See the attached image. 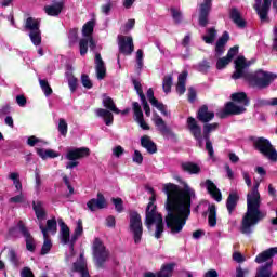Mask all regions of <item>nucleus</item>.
<instances>
[{
  "label": "nucleus",
  "instance_id": "obj_1",
  "mask_svg": "<svg viewBox=\"0 0 277 277\" xmlns=\"http://www.w3.org/2000/svg\"><path fill=\"white\" fill-rule=\"evenodd\" d=\"M179 184L174 185V233H181L192 215V199L196 190L181 176L175 175Z\"/></svg>",
  "mask_w": 277,
  "mask_h": 277
},
{
  "label": "nucleus",
  "instance_id": "obj_2",
  "mask_svg": "<svg viewBox=\"0 0 277 277\" xmlns=\"http://www.w3.org/2000/svg\"><path fill=\"white\" fill-rule=\"evenodd\" d=\"M266 213L261 211V194L259 193V183L254 184L251 193L247 195V212L242 216L240 233L250 236L254 233L253 226H256L261 220H265Z\"/></svg>",
  "mask_w": 277,
  "mask_h": 277
},
{
  "label": "nucleus",
  "instance_id": "obj_3",
  "mask_svg": "<svg viewBox=\"0 0 277 277\" xmlns=\"http://www.w3.org/2000/svg\"><path fill=\"white\" fill-rule=\"evenodd\" d=\"M149 192L151 197L149 198V202L145 211V225L148 230H153V226H155V237L156 239H159V237H161V233H163V216L159 211H157V205H155V190L150 188Z\"/></svg>",
  "mask_w": 277,
  "mask_h": 277
},
{
  "label": "nucleus",
  "instance_id": "obj_4",
  "mask_svg": "<svg viewBox=\"0 0 277 277\" xmlns=\"http://www.w3.org/2000/svg\"><path fill=\"white\" fill-rule=\"evenodd\" d=\"M274 79H276V75L263 70L245 75V80L247 81V83H249L251 88H259L260 90L269 88Z\"/></svg>",
  "mask_w": 277,
  "mask_h": 277
},
{
  "label": "nucleus",
  "instance_id": "obj_5",
  "mask_svg": "<svg viewBox=\"0 0 277 277\" xmlns=\"http://www.w3.org/2000/svg\"><path fill=\"white\" fill-rule=\"evenodd\" d=\"M162 192L167 196L164 202V209L167 211L166 223L171 233H174V184H164Z\"/></svg>",
  "mask_w": 277,
  "mask_h": 277
},
{
  "label": "nucleus",
  "instance_id": "obj_6",
  "mask_svg": "<svg viewBox=\"0 0 277 277\" xmlns=\"http://www.w3.org/2000/svg\"><path fill=\"white\" fill-rule=\"evenodd\" d=\"M94 32V22L89 21L82 27V36L83 38L79 41L80 55H85L88 53V45L91 51L96 49V42H94V38H92V34Z\"/></svg>",
  "mask_w": 277,
  "mask_h": 277
},
{
  "label": "nucleus",
  "instance_id": "obj_7",
  "mask_svg": "<svg viewBox=\"0 0 277 277\" xmlns=\"http://www.w3.org/2000/svg\"><path fill=\"white\" fill-rule=\"evenodd\" d=\"M254 150H258L261 155L269 159V161H277V151L276 147L272 145V142L263 136L258 137L253 142Z\"/></svg>",
  "mask_w": 277,
  "mask_h": 277
},
{
  "label": "nucleus",
  "instance_id": "obj_8",
  "mask_svg": "<svg viewBox=\"0 0 277 277\" xmlns=\"http://www.w3.org/2000/svg\"><path fill=\"white\" fill-rule=\"evenodd\" d=\"M66 159H68V163L66 164L67 170H72V168H77L79 162L77 160L83 159L85 157H90V148L80 147V148H71L67 150Z\"/></svg>",
  "mask_w": 277,
  "mask_h": 277
},
{
  "label": "nucleus",
  "instance_id": "obj_9",
  "mask_svg": "<svg viewBox=\"0 0 277 277\" xmlns=\"http://www.w3.org/2000/svg\"><path fill=\"white\" fill-rule=\"evenodd\" d=\"M130 230L133 234L134 242L140 243L144 228L142 226V215L137 212H131L130 214Z\"/></svg>",
  "mask_w": 277,
  "mask_h": 277
},
{
  "label": "nucleus",
  "instance_id": "obj_10",
  "mask_svg": "<svg viewBox=\"0 0 277 277\" xmlns=\"http://www.w3.org/2000/svg\"><path fill=\"white\" fill-rule=\"evenodd\" d=\"M16 233H22L23 237H25L26 241V248L29 252H34L36 250V242L34 241V237H31V234H29V230H27V227L23 224V222H18L17 226L10 230V235L12 237H18Z\"/></svg>",
  "mask_w": 277,
  "mask_h": 277
},
{
  "label": "nucleus",
  "instance_id": "obj_11",
  "mask_svg": "<svg viewBox=\"0 0 277 277\" xmlns=\"http://www.w3.org/2000/svg\"><path fill=\"white\" fill-rule=\"evenodd\" d=\"M186 127L190 133V135H193L194 140H196L199 148H202V127H200V124H198V121L196 120V118L194 117H188L186 120Z\"/></svg>",
  "mask_w": 277,
  "mask_h": 277
},
{
  "label": "nucleus",
  "instance_id": "obj_12",
  "mask_svg": "<svg viewBox=\"0 0 277 277\" xmlns=\"http://www.w3.org/2000/svg\"><path fill=\"white\" fill-rule=\"evenodd\" d=\"M245 111L246 107L239 106L234 102H227L225 103L223 110L220 111L219 118L224 119L228 118V116H241Z\"/></svg>",
  "mask_w": 277,
  "mask_h": 277
},
{
  "label": "nucleus",
  "instance_id": "obj_13",
  "mask_svg": "<svg viewBox=\"0 0 277 277\" xmlns=\"http://www.w3.org/2000/svg\"><path fill=\"white\" fill-rule=\"evenodd\" d=\"M151 120L157 131H159L164 140H170V137H172V128L163 121V118H161L157 113H154Z\"/></svg>",
  "mask_w": 277,
  "mask_h": 277
},
{
  "label": "nucleus",
  "instance_id": "obj_14",
  "mask_svg": "<svg viewBox=\"0 0 277 277\" xmlns=\"http://www.w3.org/2000/svg\"><path fill=\"white\" fill-rule=\"evenodd\" d=\"M235 71L232 75V79H246V75L250 74V71H246L248 68V63L246 62V56H238L235 61Z\"/></svg>",
  "mask_w": 277,
  "mask_h": 277
},
{
  "label": "nucleus",
  "instance_id": "obj_15",
  "mask_svg": "<svg viewBox=\"0 0 277 277\" xmlns=\"http://www.w3.org/2000/svg\"><path fill=\"white\" fill-rule=\"evenodd\" d=\"M253 9L255 10L260 21H267L269 10L272 9V0H254Z\"/></svg>",
  "mask_w": 277,
  "mask_h": 277
},
{
  "label": "nucleus",
  "instance_id": "obj_16",
  "mask_svg": "<svg viewBox=\"0 0 277 277\" xmlns=\"http://www.w3.org/2000/svg\"><path fill=\"white\" fill-rule=\"evenodd\" d=\"M118 47L119 53H122L123 55H131V53H133L135 50V45L133 44V37L119 35Z\"/></svg>",
  "mask_w": 277,
  "mask_h": 277
},
{
  "label": "nucleus",
  "instance_id": "obj_17",
  "mask_svg": "<svg viewBox=\"0 0 277 277\" xmlns=\"http://www.w3.org/2000/svg\"><path fill=\"white\" fill-rule=\"evenodd\" d=\"M213 0H203L199 8V18L198 23L200 27H207L209 25V14L211 13V8L213 5Z\"/></svg>",
  "mask_w": 277,
  "mask_h": 277
},
{
  "label": "nucleus",
  "instance_id": "obj_18",
  "mask_svg": "<svg viewBox=\"0 0 277 277\" xmlns=\"http://www.w3.org/2000/svg\"><path fill=\"white\" fill-rule=\"evenodd\" d=\"M93 256L97 265H103V263L107 261V250L105 249V246L100 239H95L93 242Z\"/></svg>",
  "mask_w": 277,
  "mask_h": 277
},
{
  "label": "nucleus",
  "instance_id": "obj_19",
  "mask_svg": "<svg viewBox=\"0 0 277 277\" xmlns=\"http://www.w3.org/2000/svg\"><path fill=\"white\" fill-rule=\"evenodd\" d=\"M196 118L202 124H207V123L211 122V120H213V118H215V113L209 111V106H207V104H203L197 110Z\"/></svg>",
  "mask_w": 277,
  "mask_h": 277
},
{
  "label": "nucleus",
  "instance_id": "obj_20",
  "mask_svg": "<svg viewBox=\"0 0 277 277\" xmlns=\"http://www.w3.org/2000/svg\"><path fill=\"white\" fill-rule=\"evenodd\" d=\"M132 107L134 111L135 122H137L138 127H141V129H143L144 131H149L150 126H148V123H146V121L144 120V113L142 111V106H140V103L134 102L132 104Z\"/></svg>",
  "mask_w": 277,
  "mask_h": 277
},
{
  "label": "nucleus",
  "instance_id": "obj_21",
  "mask_svg": "<svg viewBox=\"0 0 277 277\" xmlns=\"http://www.w3.org/2000/svg\"><path fill=\"white\" fill-rule=\"evenodd\" d=\"M89 211H98L101 209H107V199L103 194L98 193L96 198H93L87 202Z\"/></svg>",
  "mask_w": 277,
  "mask_h": 277
},
{
  "label": "nucleus",
  "instance_id": "obj_22",
  "mask_svg": "<svg viewBox=\"0 0 277 277\" xmlns=\"http://www.w3.org/2000/svg\"><path fill=\"white\" fill-rule=\"evenodd\" d=\"M58 225L61 228L58 234L61 243H63V246H68V243L69 247L72 246V238H70V228L68 227V225H66V223L62 219L58 220Z\"/></svg>",
  "mask_w": 277,
  "mask_h": 277
},
{
  "label": "nucleus",
  "instance_id": "obj_23",
  "mask_svg": "<svg viewBox=\"0 0 277 277\" xmlns=\"http://www.w3.org/2000/svg\"><path fill=\"white\" fill-rule=\"evenodd\" d=\"M229 18L233 21L234 25L238 27V29H246V27H248V22L241 17V12H239L237 8L230 9Z\"/></svg>",
  "mask_w": 277,
  "mask_h": 277
},
{
  "label": "nucleus",
  "instance_id": "obj_24",
  "mask_svg": "<svg viewBox=\"0 0 277 277\" xmlns=\"http://www.w3.org/2000/svg\"><path fill=\"white\" fill-rule=\"evenodd\" d=\"M277 254V247L269 248L262 253H259L255 258V263H269V261H274V256Z\"/></svg>",
  "mask_w": 277,
  "mask_h": 277
},
{
  "label": "nucleus",
  "instance_id": "obj_25",
  "mask_svg": "<svg viewBox=\"0 0 277 277\" xmlns=\"http://www.w3.org/2000/svg\"><path fill=\"white\" fill-rule=\"evenodd\" d=\"M189 72L187 70L182 71L177 77V83L175 85V92L179 94V96H183L185 92H187V77Z\"/></svg>",
  "mask_w": 277,
  "mask_h": 277
},
{
  "label": "nucleus",
  "instance_id": "obj_26",
  "mask_svg": "<svg viewBox=\"0 0 277 277\" xmlns=\"http://www.w3.org/2000/svg\"><path fill=\"white\" fill-rule=\"evenodd\" d=\"M39 228L43 237H49V235H55L57 233V221L55 219L48 220L45 227L42 223H39Z\"/></svg>",
  "mask_w": 277,
  "mask_h": 277
},
{
  "label": "nucleus",
  "instance_id": "obj_27",
  "mask_svg": "<svg viewBox=\"0 0 277 277\" xmlns=\"http://www.w3.org/2000/svg\"><path fill=\"white\" fill-rule=\"evenodd\" d=\"M43 10L48 16H60L62 10H64V1H53L50 5H45Z\"/></svg>",
  "mask_w": 277,
  "mask_h": 277
},
{
  "label": "nucleus",
  "instance_id": "obj_28",
  "mask_svg": "<svg viewBox=\"0 0 277 277\" xmlns=\"http://www.w3.org/2000/svg\"><path fill=\"white\" fill-rule=\"evenodd\" d=\"M206 187H207L208 194H210V196L216 202H222V192L220 190V188H217V186L215 185V183H213V181L206 180Z\"/></svg>",
  "mask_w": 277,
  "mask_h": 277
},
{
  "label": "nucleus",
  "instance_id": "obj_29",
  "mask_svg": "<svg viewBox=\"0 0 277 277\" xmlns=\"http://www.w3.org/2000/svg\"><path fill=\"white\" fill-rule=\"evenodd\" d=\"M81 235H83V223L81 222V220H79L71 236V246H69L70 256H75V242L77 241V239H79V237H81Z\"/></svg>",
  "mask_w": 277,
  "mask_h": 277
},
{
  "label": "nucleus",
  "instance_id": "obj_30",
  "mask_svg": "<svg viewBox=\"0 0 277 277\" xmlns=\"http://www.w3.org/2000/svg\"><path fill=\"white\" fill-rule=\"evenodd\" d=\"M95 70L97 79H105V76L107 75V68L105 67V62H103V57H101V54L98 53L95 54Z\"/></svg>",
  "mask_w": 277,
  "mask_h": 277
},
{
  "label": "nucleus",
  "instance_id": "obj_31",
  "mask_svg": "<svg viewBox=\"0 0 277 277\" xmlns=\"http://www.w3.org/2000/svg\"><path fill=\"white\" fill-rule=\"evenodd\" d=\"M147 98L153 107H156L158 111H161V114H163V116H168V110H166V106L155 97V91H153V89L147 90Z\"/></svg>",
  "mask_w": 277,
  "mask_h": 277
},
{
  "label": "nucleus",
  "instance_id": "obj_32",
  "mask_svg": "<svg viewBox=\"0 0 277 277\" xmlns=\"http://www.w3.org/2000/svg\"><path fill=\"white\" fill-rule=\"evenodd\" d=\"M238 203H239V194H237V192L229 193L226 200V209L229 215H233V211L237 209Z\"/></svg>",
  "mask_w": 277,
  "mask_h": 277
},
{
  "label": "nucleus",
  "instance_id": "obj_33",
  "mask_svg": "<svg viewBox=\"0 0 277 277\" xmlns=\"http://www.w3.org/2000/svg\"><path fill=\"white\" fill-rule=\"evenodd\" d=\"M172 272H174V264L164 265L160 272L158 273H145L144 277H170L172 276Z\"/></svg>",
  "mask_w": 277,
  "mask_h": 277
},
{
  "label": "nucleus",
  "instance_id": "obj_34",
  "mask_svg": "<svg viewBox=\"0 0 277 277\" xmlns=\"http://www.w3.org/2000/svg\"><path fill=\"white\" fill-rule=\"evenodd\" d=\"M141 146L145 148L149 155H155V153H157V144H155L148 135L141 137Z\"/></svg>",
  "mask_w": 277,
  "mask_h": 277
},
{
  "label": "nucleus",
  "instance_id": "obj_35",
  "mask_svg": "<svg viewBox=\"0 0 277 277\" xmlns=\"http://www.w3.org/2000/svg\"><path fill=\"white\" fill-rule=\"evenodd\" d=\"M95 114L98 116V118H103L107 127H111V124H114V114H111V110L98 108L95 110Z\"/></svg>",
  "mask_w": 277,
  "mask_h": 277
},
{
  "label": "nucleus",
  "instance_id": "obj_36",
  "mask_svg": "<svg viewBox=\"0 0 277 277\" xmlns=\"http://www.w3.org/2000/svg\"><path fill=\"white\" fill-rule=\"evenodd\" d=\"M232 103H238L239 105H243V107H248L250 105V98H248V94L246 92H236L230 95Z\"/></svg>",
  "mask_w": 277,
  "mask_h": 277
},
{
  "label": "nucleus",
  "instance_id": "obj_37",
  "mask_svg": "<svg viewBox=\"0 0 277 277\" xmlns=\"http://www.w3.org/2000/svg\"><path fill=\"white\" fill-rule=\"evenodd\" d=\"M208 224L211 228L217 226V207L215 203H212L208 207Z\"/></svg>",
  "mask_w": 277,
  "mask_h": 277
},
{
  "label": "nucleus",
  "instance_id": "obj_38",
  "mask_svg": "<svg viewBox=\"0 0 277 277\" xmlns=\"http://www.w3.org/2000/svg\"><path fill=\"white\" fill-rule=\"evenodd\" d=\"M201 136H202V140H205V142H206V150H207L210 159H213L215 157V150L213 149V142H211L210 132L202 130Z\"/></svg>",
  "mask_w": 277,
  "mask_h": 277
},
{
  "label": "nucleus",
  "instance_id": "obj_39",
  "mask_svg": "<svg viewBox=\"0 0 277 277\" xmlns=\"http://www.w3.org/2000/svg\"><path fill=\"white\" fill-rule=\"evenodd\" d=\"M32 207L39 222L47 220V211L44 210V203L42 201H34Z\"/></svg>",
  "mask_w": 277,
  "mask_h": 277
},
{
  "label": "nucleus",
  "instance_id": "obj_40",
  "mask_svg": "<svg viewBox=\"0 0 277 277\" xmlns=\"http://www.w3.org/2000/svg\"><path fill=\"white\" fill-rule=\"evenodd\" d=\"M181 170L182 172H186L187 174H198L201 172L200 166H198L195 162L187 161L181 163Z\"/></svg>",
  "mask_w": 277,
  "mask_h": 277
},
{
  "label": "nucleus",
  "instance_id": "obj_41",
  "mask_svg": "<svg viewBox=\"0 0 277 277\" xmlns=\"http://www.w3.org/2000/svg\"><path fill=\"white\" fill-rule=\"evenodd\" d=\"M74 269L75 272H79V274H81V277H90V274L88 273V266L85 264V259H83V254H80L79 261L74 263Z\"/></svg>",
  "mask_w": 277,
  "mask_h": 277
},
{
  "label": "nucleus",
  "instance_id": "obj_42",
  "mask_svg": "<svg viewBox=\"0 0 277 277\" xmlns=\"http://www.w3.org/2000/svg\"><path fill=\"white\" fill-rule=\"evenodd\" d=\"M37 154L39 157H41V159H55L56 157H60V153L53 149L38 148Z\"/></svg>",
  "mask_w": 277,
  "mask_h": 277
},
{
  "label": "nucleus",
  "instance_id": "obj_43",
  "mask_svg": "<svg viewBox=\"0 0 277 277\" xmlns=\"http://www.w3.org/2000/svg\"><path fill=\"white\" fill-rule=\"evenodd\" d=\"M207 34L208 35L202 37V40L206 44H213L215 42V38H217V30L215 27H212L207 30Z\"/></svg>",
  "mask_w": 277,
  "mask_h": 277
},
{
  "label": "nucleus",
  "instance_id": "obj_44",
  "mask_svg": "<svg viewBox=\"0 0 277 277\" xmlns=\"http://www.w3.org/2000/svg\"><path fill=\"white\" fill-rule=\"evenodd\" d=\"M25 27L26 29H29V31H40V19L28 17Z\"/></svg>",
  "mask_w": 277,
  "mask_h": 277
},
{
  "label": "nucleus",
  "instance_id": "obj_45",
  "mask_svg": "<svg viewBox=\"0 0 277 277\" xmlns=\"http://www.w3.org/2000/svg\"><path fill=\"white\" fill-rule=\"evenodd\" d=\"M103 105L104 107H106V109H109V111H113V114H120V109L116 107V104L114 103V100L111 97L104 96Z\"/></svg>",
  "mask_w": 277,
  "mask_h": 277
},
{
  "label": "nucleus",
  "instance_id": "obj_46",
  "mask_svg": "<svg viewBox=\"0 0 277 277\" xmlns=\"http://www.w3.org/2000/svg\"><path fill=\"white\" fill-rule=\"evenodd\" d=\"M8 179L13 181V185L15 186L17 192H23V184L21 183V175L18 174V172H11Z\"/></svg>",
  "mask_w": 277,
  "mask_h": 277
},
{
  "label": "nucleus",
  "instance_id": "obj_47",
  "mask_svg": "<svg viewBox=\"0 0 277 277\" xmlns=\"http://www.w3.org/2000/svg\"><path fill=\"white\" fill-rule=\"evenodd\" d=\"M172 76H166L162 81V90L166 94H170L172 92Z\"/></svg>",
  "mask_w": 277,
  "mask_h": 277
},
{
  "label": "nucleus",
  "instance_id": "obj_48",
  "mask_svg": "<svg viewBox=\"0 0 277 277\" xmlns=\"http://www.w3.org/2000/svg\"><path fill=\"white\" fill-rule=\"evenodd\" d=\"M29 38H30L32 44H35V47L40 45L42 42V35H41L40 30L30 31Z\"/></svg>",
  "mask_w": 277,
  "mask_h": 277
},
{
  "label": "nucleus",
  "instance_id": "obj_49",
  "mask_svg": "<svg viewBox=\"0 0 277 277\" xmlns=\"http://www.w3.org/2000/svg\"><path fill=\"white\" fill-rule=\"evenodd\" d=\"M57 129L61 135H63V137H66V135L68 134V122H66V119L64 118L58 119Z\"/></svg>",
  "mask_w": 277,
  "mask_h": 277
},
{
  "label": "nucleus",
  "instance_id": "obj_50",
  "mask_svg": "<svg viewBox=\"0 0 277 277\" xmlns=\"http://www.w3.org/2000/svg\"><path fill=\"white\" fill-rule=\"evenodd\" d=\"M39 84L45 96H51L53 94V89H51V85H49V81L39 79Z\"/></svg>",
  "mask_w": 277,
  "mask_h": 277
},
{
  "label": "nucleus",
  "instance_id": "obj_51",
  "mask_svg": "<svg viewBox=\"0 0 277 277\" xmlns=\"http://www.w3.org/2000/svg\"><path fill=\"white\" fill-rule=\"evenodd\" d=\"M43 246L41 248V254H49V252L51 251V248H53V243L51 242V239L49 238V236H43Z\"/></svg>",
  "mask_w": 277,
  "mask_h": 277
},
{
  "label": "nucleus",
  "instance_id": "obj_52",
  "mask_svg": "<svg viewBox=\"0 0 277 277\" xmlns=\"http://www.w3.org/2000/svg\"><path fill=\"white\" fill-rule=\"evenodd\" d=\"M111 202L115 206V211H117V213H122V211H124V202L122 201V198H113Z\"/></svg>",
  "mask_w": 277,
  "mask_h": 277
},
{
  "label": "nucleus",
  "instance_id": "obj_53",
  "mask_svg": "<svg viewBox=\"0 0 277 277\" xmlns=\"http://www.w3.org/2000/svg\"><path fill=\"white\" fill-rule=\"evenodd\" d=\"M232 61L227 57H221L216 62V69L217 70H224V68L230 63Z\"/></svg>",
  "mask_w": 277,
  "mask_h": 277
},
{
  "label": "nucleus",
  "instance_id": "obj_54",
  "mask_svg": "<svg viewBox=\"0 0 277 277\" xmlns=\"http://www.w3.org/2000/svg\"><path fill=\"white\" fill-rule=\"evenodd\" d=\"M220 129V123L213 122V123H203V131H207L208 133H213V131H217Z\"/></svg>",
  "mask_w": 277,
  "mask_h": 277
},
{
  "label": "nucleus",
  "instance_id": "obj_55",
  "mask_svg": "<svg viewBox=\"0 0 277 277\" xmlns=\"http://www.w3.org/2000/svg\"><path fill=\"white\" fill-rule=\"evenodd\" d=\"M132 161L133 163H137V166H142V163L144 162V156L140 150L137 149L134 150V154L132 156Z\"/></svg>",
  "mask_w": 277,
  "mask_h": 277
},
{
  "label": "nucleus",
  "instance_id": "obj_56",
  "mask_svg": "<svg viewBox=\"0 0 277 277\" xmlns=\"http://www.w3.org/2000/svg\"><path fill=\"white\" fill-rule=\"evenodd\" d=\"M228 40H230V35L228 34V31H224L222 36L217 39L216 44L226 47V44H228Z\"/></svg>",
  "mask_w": 277,
  "mask_h": 277
},
{
  "label": "nucleus",
  "instance_id": "obj_57",
  "mask_svg": "<svg viewBox=\"0 0 277 277\" xmlns=\"http://www.w3.org/2000/svg\"><path fill=\"white\" fill-rule=\"evenodd\" d=\"M197 96L198 93L196 92V89L194 87H189L187 93L188 103H196Z\"/></svg>",
  "mask_w": 277,
  "mask_h": 277
},
{
  "label": "nucleus",
  "instance_id": "obj_58",
  "mask_svg": "<svg viewBox=\"0 0 277 277\" xmlns=\"http://www.w3.org/2000/svg\"><path fill=\"white\" fill-rule=\"evenodd\" d=\"M136 66L140 69L143 68V66H144V51L143 50L136 51Z\"/></svg>",
  "mask_w": 277,
  "mask_h": 277
},
{
  "label": "nucleus",
  "instance_id": "obj_59",
  "mask_svg": "<svg viewBox=\"0 0 277 277\" xmlns=\"http://www.w3.org/2000/svg\"><path fill=\"white\" fill-rule=\"evenodd\" d=\"M133 84H134V90L138 94L141 101H144V98H146V95H144V91H142V83H140L137 80H134Z\"/></svg>",
  "mask_w": 277,
  "mask_h": 277
},
{
  "label": "nucleus",
  "instance_id": "obj_60",
  "mask_svg": "<svg viewBox=\"0 0 277 277\" xmlns=\"http://www.w3.org/2000/svg\"><path fill=\"white\" fill-rule=\"evenodd\" d=\"M111 153H113V157L120 159V156L124 155V148L120 145H117V146L113 147Z\"/></svg>",
  "mask_w": 277,
  "mask_h": 277
},
{
  "label": "nucleus",
  "instance_id": "obj_61",
  "mask_svg": "<svg viewBox=\"0 0 277 277\" xmlns=\"http://www.w3.org/2000/svg\"><path fill=\"white\" fill-rule=\"evenodd\" d=\"M9 261H11L13 265H18V255L16 254V251H14V249L9 250Z\"/></svg>",
  "mask_w": 277,
  "mask_h": 277
},
{
  "label": "nucleus",
  "instance_id": "obj_62",
  "mask_svg": "<svg viewBox=\"0 0 277 277\" xmlns=\"http://www.w3.org/2000/svg\"><path fill=\"white\" fill-rule=\"evenodd\" d=\"M238 53H239V45H234V47H232V48L228 50L226 57H228V58L233 62V58H234L235 55H237Z\"/></svg>",
  "mask_w": 277,
  "mask_h": 277
},
{
  "label": "nucleus",
  "instance_id": "obj_63",
  "mask_svg": "<svg viewBox=\"0 0 277 277\" xmlns=\"http://www.w3.org/2000/svg\"><path fill=\"white\" fill-rule=\"evenodd\" d=\"M68 85L70 92H75V90H77V78H75V76L68 77Z\"/></svg>",
  "mask_w": 277,
  "mask_h": 277
},
{
  "label": "nucleus",
  "instance_id": "obj_64",
  "mask_svg": "<svg viewBox=\"0 0 277 277\" xmlns=\"http://www.w3.org/2000/svg\"><path fill=\"white\" fill-rule=\"evenodd\" d=\"M81 81L83 88H87L88 90L92 88V80H90V77L88 75H82Z\"/></svg>",
  "mask_w": 277,
  "mask_h": 277
}]
</instances>
